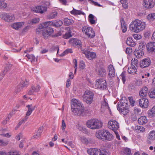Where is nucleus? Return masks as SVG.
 I'll return each instance as SVG.
<instances>
[{"label": "nucleus", "mask_w": 155, "mask_h": 155, "mask_svg": "<svg viewBox=\"0 0 155 155\" xmlns=\"http://www.w3.org/2000/svg\"><path fill=\"white\" fill-rule=\"evenodd\" d=\"M145 22L139 20L132 21L130 25V29L135 33H138L145 29L146 27Z\"/></svg>", "instance_id": "f257e3e1"}, {"label": "nucleus", "mask_w": 155, "mask_h": 155, "mask_svg": "<svg viewBox=\"0 0 155 155\" xmlns=\"http://www.w3.org/2000/svg\"><path fill=\"white\" fill-rule=\"evenodd\" d=\"M71 108L74 115H80L84 111V107L81 102L78 100L73 99L71 101Z\"/></svg>", "instance_id": "f03ea898"}, {"label": "nucleus", "mask_w": 155, "mask_h": 155, "mask_svg": "<svg viewBox=\"0 0 155 155\" xmlns=\"http://www.w3.org/2000/svg\"><path fill=\"white\" fill-rule=\"evenodd\" d=\"M96 136L99 139L103 140H111L113 139L112 134L108 130L104 129L100 130L96 132Z\"/></svg>", "instance_id": "7ed1b4c3"}, {"label": "nucleus", "mask_w": 155, "mask_h": 155, "mask_svg": "<svg viewBox=\"0 0 155 155\" xmlns=\"http://www.w3.org/2000/svg\"><path fill=\"white\" fill-rule=\"evenodd\" d=\"M103 122L101 121L95 119L88 120L86 122L87 127L91 129H96L102 127Z\"/></svg>", "instance_id": "20e7f679"}, {"label": "nucleus", "mask_w": 155, "mask_h": 155, "mask_svg": "<svg viewBox=\"0 0 155 155\" xmlns=\"http://www.w3.org/2000/svg\"><path fill=\"white\" fill-rule=\"evenodd\" d=\"M94 96V93L91 91L87 90L84 93L82 97L85 102L90 104L93 102Z\"/></svg>", "instance_id": "39448f33"}, {"label": "nucleus", "mask_w": 155, "mask_h": 155, "mask_svg": "<svg viewBox=\"0 0 155 155\" xmlns=\"http://www.w3.org/2000/svg\"><path fill=\"white\" fill-rule=\"evenodd\" d=\"M117 110L120 111H121L122 114L124 115L127 114L129 112L127 103L121 101L119 102L117 105Z\"/></svg>", "instance_id": "423d86ee"}, {"label": "nucleus", "mask_w": 155, "mask_h": 155, "mask_svg": "<svg viewBox=\"0 0 155 155\" xmlns=\"http://www.w3.org/2000/svg\"><path fill=\"white\" fill-rule=\"evenodd\" d=\"M82 31L85 34L90 38L95 36V33L93 29L91 27L85 26L82 28Z\"/></svg>", "instance_id": "0eeeda50"}, {"label": "nucleus", "mask_w": 155, "mask_h": 155, "mask_svg": "<svg viewBox=\"0 0 155 155\" xmlns=\"http://www.w3.org/2000/svg\"><path fill=\"white\" fill-rule=\"evenodd\" d=\"M107 126L109 129L115 131H117L118 129L119 124L116 120H111L108 121Z\"/></svg>", "instance_id": "6e6552de"}, {"label": "nucleus", "mask_w": 155, "mask_h": 155, "mask_svg": "<svg viewBox=\"0 0 155 155\" xmlns=\"http://www.w3.org/2000/svg\"><path fill=\"white\" fill-rule=\"evenodd\" d=\"M54 32L53 28L48 25L43 31L42 35L45 38H47L50 37Z\"/></svg>", "instance_id": "1a4fd4ad"}, {"label": "nucleus", "mask_w": 155, "mask_h": 155, "mask_svg": "<svg viewBox=\"0 0 155 155\" xmlns=\"http://www.w3.org/2000/svg\"><path fill=\"white\" fill-rule=\"evenodd\" d=\"M47 9V7L46 6L40 5L32 8H31V10L34 12L42 14L46 12Z\"/></svg>", "instance_id": "9d476101"}, {"label": "nucleus", "mask_w": 155, "mask_h": 155, "mask_svg": "<svg viewBox=\"0 0 155 155\" xmlns=\"http://www.w3.org/2000/svg\"><path fill=\"white\" fill-rule=\"evenodd\" d=\"M95 85L97 87L102 89H105L107 87L106 81L103 79H97L96 81Z\"/></svg>", "instance_id": "9b49d317"}, {"label": "nucleus", "mask_w": 155, "mask_h": 155, "mask_svg": "<svg viewBox=\"0 0 155 155\" xmlns=\"http://www.w3.org/2000/svg\"><path fill=\"white\" fill-rule=\"evenodd\" d=\"M154 5V2L153 0H143V7L147 9L152 8Z\"/></svg>", "instance_id": "f8f14e48"}, {"label": "nucleus", "mask_w": 155, "mask_h": 155, "mask_svg": "<svg viewBox=\"0 0 155 155\" xmlns=\"http://www.w3.org/2000/svg\"><path fill=\"white\" fill-rule=\"evenodd\" d=\"M1 17L7 22H10L13 21L15 19L13 15L8 14L4 13L0 15Z\"/></svg>", "instance_id": "ddd939ff"}, {"label": "nucleus", "mask_w": 155, "mask_h": 155, "mask_svg": "<svg viewBox=\"0 0 155 155\" xmlns=\"http://www.w3.org/2000/svg\"><path fill=\"white\" fill-rule=\"evenodd\" d=\"M149 101L147 99L145 98H142L139 100L140 106L143 108H147L148 106Z\"/></svg>", "instance_id": "4468645a"}, {"label": "nucleus", "mask_w": 155, "mask_h": 155, "mask_svg": "<svg viewBox=\"0 0 155 155\" xmlns=\"http://www.w3.org/2000/svg\"><path fill=\"white\" fill-rule=\"evenodd\" d=\"M150 60L149 58L143 59L140 62V66L142 68L148 67L150 64Z\"/></svg>", "instance_id": "2eb2a0df"}, {"label": "nucleus", "mask_w": 155, "mask_h": 155, "mask_svg": "<svg viewBox=\"0 0 155 155\" xmlns=\"http://www.w3.org/2000/svg\"><path fill=\"white\" fill-rule=\"evenodd\" d=\"M108 68L109 77L110 78L112 79L115 76L114 69L113 66L111 64L109 65Z\"/></svg>", "instance_id": "dca6fc26"}, {"label": "nucleus", "mask_w": 155, "mask_h": 155, "mask_svg": "<svg viewBox=\"0 0 155 155\" xmlns=\"http://www.w3.org/2000/svg\"><path fill=\"white\" fill-rule=\"evenodd\" d=\"M89 154L90 155H100L101 150L96 148H91L87 150Z\"/></svg>", "instance_id": "f3484780"}, {"label": "nucleus", "mask_w": 155, "mask_h": 155, "mask_svg": "<svg viewBox=\"0 0 155 155\" xmlns=\"http://www.w3.org/2000/svg\"><path fill=\"white\" fill-rule=\"evenodd\" d=\"M147 49L149 52H155V42H151L148 43L146 46Z\"/></svg>", "instance_id": "a211bd4d"}, {"label": "nucleus", "mask_w": 155, "mask_h": 155, "mask_svg": "<svg viewBox=\"0 0 155 155\" xmlns=\"http://www.w3.org/2000/svg\"><path fill=\"white\" fill-rule=\"evenodd\" d=\"M148 94V88L145 87L142 88L139 92V96L142 98H145L147 97Z\"/></svg>", "instance_id": "6ab92c4d"}, {"label": "nucleus", "mask_w": 155, "mask_h": 155, "mask_svg": "<svg viewBox=\"0 0 155 155\" xmlns=\"http://www.w3.org/2000/svg\"><path fill=\"white\" fill-rule=\"evenodd\" d=\"M28 84V82L27 81H22L20 84V85L18 86L16 89L15 92L17 93L21 91L22 88L26 86Z\"/></svg>", "instance_id": "aec40b11"}, {"label": "nucleus", "mask_w": 155, "mask_h": 155, "mask_svg": "<svg viewBox=\"0 0 155 155\" xmlns=\"http://www.w3.org/2000/svg\"><path fill=\"white\" fill-rule=\"evenodd\" d=\"M147 140L148 143H150L151 141L155 140V131L153 130L150 131L147 136Z\"/></svg>", "instance_id": "412c9836"}, {"label": "nucleus", "mask_w": 155, "mask_h": 155, "mask_svg": "<svg viewBox=\"0 0 155 155\" xmlns=\"http://www.w3.org/2000/svg\"><path fill=\"white\" fill-rule=\"evenodd\" d=\"M69 42L70 44L74 46L81 47V41L76 39H71L69 41Z\"/></svg>", "instance_id": "4be33fe9"}, {"label": "nucleus", "mask_w": 155, "mask_h": 155, "mask_svg": "<svg viewBox=\"0 0 155 155\" xmlns=\"http://www.w3.org/2000/svg\"><path fill=\"white\" fill-rule=\"evenodd\" d=\"M98 74L100 76L103 77L106 74V71L105 69L102 67L98 68L96 69Z\"/></svg>", "instance_id": "5701e85b"}, {"label": "nucleus", "mask_w": 155, "mask_h": 155, "mask_svg": "<svg viewBox=\"0 0 155 155\" xmlns=\"http://www.w3.org/2000/svg\"><path fill=\"white\" fill-rule=\"evenodd\" d=\"M110 110L107 103L104 100V101L102 102L101 108V111L103 112L105 110L110 111Z\"/></svg>", "instance_id": "b1692460"}, {"label": "nucleus", "mask_w": 155, "mask_h": 155, "mask_svg": "<svg viewBox=\"0 0 155 155\" xmlns=\"http://www.w3.org/2000/svg\"><path fill=\"white\" fill-rule=\"evenodd\" d=\"M24 22H16L11 25V26L13 28L18 30L19 28H21V27L24 25Z\"/></svg>", "instance_id": "393cba45"}, {"label": "nucleus", "mask_w": 155, "mask_h": 155, "mask_svg": "<svg viewBox=\"0 0 155 155\" xmlns=\"http://www.w3.org/2000/svg\"><path fill=\"white\" fill-rule=\"evenodd\" d=\"M84 54L86 57L90 60L95 58L96 56V54L95 53L88 51H85Z\"/></svg>", "instance_id": "a878e982"}, {"label": "nucleus", "mask_w": 155, "mask_h": 155, "mask_svg": "<svg viewBox=\"0 0 155 155\" xmlns=\"http://www.w3.org/2000/svg\"><path fill=\"white\" fill-rule=\"evenodd\" d=\"M12 66V64H9L5 67V70L3 71L2 73L1 74L0 76V80L4 77V76L6 74V73L9 70L10 68Z\"/></svg>", "instance_id": "bb28decb"}, {"label": "nucleus", "mask_w": 155, "mask_h": 155, "mask_svg": "<svg viewBox=\"0 0 155 155\" xmlns=\"http://www.w3.org/2000/svg\"><path fill=\"white\" fill-rule=\"evenodd\" d=\"M28 108V110L26 113V115L29 116L31 114L32 112L35 109V106H33L32 104L28 105L26 106Z\"/></svg>", "instance_id": "cd10ccee"}, {"label": "nucleus", "mask_w": 155, "mask_h": 155, "mask_svg": "<svg viewBox=\"0 0 155 155\" xmlns=\"http://www.w3.org/2000/svg\"><path fill=\"white\" fill-rule=\"evenodd\" d=\"M138 121L140 125H142L146 124L147 122V120L146 117L143 116H141L139 118Z\"/></svg>", "instance_id": "c85d7f7f"}, {"label": "nucleus", "mask_w": 155, "mask_h": 155, "mask_svg": "<svg viewBox=\"0 0 155 155\" xmlns=\"http://www.w3.org/2000/svg\"><path fill=\"white\" fill-rule=\"evenodd\" d=\"M120 23L122 32L123 33H125L127 31V27L126 24L125 23L124 19L123 18H121Z\"/></svg>", "instance_id": "c756f323"}, {"label": "nucleus", "mask_w": 155, "mask_h": 155, "mask_svg": "<svg viewBox=\"0 0 155 155\" xmlns=\"http://www.w3.org/2000/svg\"><path fill=\"white\" fill-rule=\"evenodd\" d=\"M49 21L50 25H53L56 27H59L62 25L63 24V22L62 21L60 20H58L55 22L50 21Z\"/></svg>", "instance_id": "7c9ffc66"}, {"label": "nucleus", "mask_w": 155, "mask_h": 155, "mask_svg": "<svg viewBox=\"0 0 155 155\" xmlns=\"http://www.w3.org/2000/svg\"><path fill=\"white\" fill-rule=\"evenodd\" d=\"M135 56L137 58H141L144 54L143 51L141 50H138L134 52Z\"/></svg>", "instance_id": "2f4dec72"}, {"label": "nucleus", "mask_w": 155, "mask_h": 155, "mask_svg": "<svg viewBox=\"0 0 155 155\" xmlns=\"http://www.w3.org/2000/svg\"><path fill=\"white\" fill-rule=\"evenodd\" d=\"M43 130V127H40L39 128L38 130L37 131V133L35 134L33 137L34 138L37 139L40 137L41 135V133Z\"/></svg>", "instance_id": "473e14b6"}, {"label": "nucleus", "mask_w": 155, "mask_h": 155, "mask_svg": "<svg viewBox=\"0 0 155 155\" xmlns=\"http://www.w3.org/2000/svg\"><path fill=\"white\" fill-rule=\"evenodd\" d=\"M126 43L127 45L131 47H134L136 45V43L133 41L132 38L130 37L127 38Z\"/></svg>", "instance_id": "72a5a7b5"}, {"label": "nucleus", "mask_w": 155, "mask_h": 155, "mask_svg": "<svg viewBox=\"0 0 155 155\" xmlns=\"http://www.w3.org/2000/svg\"><path fill=\"white\" fill-rule=\"evenodd\" d=\"M127 71L129 73L134 74L136 73V69L135 66H131V67L128 68Z\"/></svg>", "instance_id": "f704fd0d"}, {"label": "nucleus", "mask_w": 155, "mask_h": 155, "mask_svg": "<svg viewBox=\"0 0 155 155\" xmlns=\"http://www.w3.org/2000/svg\"><path fill=\"white\" fill-rule=\"evenodd\" d=\"M50 25L49 21L44 22L42 24H39L38 26V28L40 29L43 28H45L48 25Z\"/></svg>", "instance_id": "c9c22d12"}, {"label": "nucleus", "mask_w": 155, "mask_h": 155, "mask_svg": "<svg viewBox=\"0 0 155 155\" xmlns=\"http://www.w3.org/2000/svg\"><path fill=\"white\" fill-rule=\"evenodd\" d=\"M89 21L92 24H94L96 23V21L94 19L95 16L92 14H90L88 16Z\"/></svg>", "instance_id": "e433bc0d"}, {"label": "nucleus", "mask_w": 155, "mask_h": 155, "mask_svg": "<svg viewBox=\"0 0 155 155\" xmlns=\"http://www.w3.org/2000/svg\"><path fill=\"white\" fill-rule=\"evenodd\" d=\"M25 56L27 57L29 60H30V61L31 62L35 61V57L34 55L32 54H27Z\"/></svg>", "instance_id": "4c0bfd02"}, {"label": "nucleus", "mask_w": 155, "mask_h": 155, "mask_svg": "<svg viewBox=\"0 0 155 155\" xmlns=\"http://www.w3.org/2000/svg\"><path fill=\"white\" fill-rule=\"evenodd\" d=\"M71 14H74V15H80L82 14L84 15V13L82 12H81L80 10H77L75 9L74 8L73 9V10L71 12Z\"/></svg>", "instance_id": "58836bf2"}, {"label": "nucleus", "mask_w": 155, "mask_h": 155, "mask_svg": "<svg viewBox=\"0 0 155 155\" xmlns=\"http://www.w3.org/2000/svg\"><path fill=\"white\" fill-rule=\"evenodd\" d=\"M120 2L122 4L123 7L124 8H127L128 7L127 0H120Z\"/></svg>", "instance_id": "ea45409f"}, {"label": "nucleus", "mask_w": 155, "mask_h": 155, "mask_svg": "<svg viewBox=\"0 0 155 155\" xmlns=\"http://www.w3.org/2000/svg\"><path fill=\"white\" fill-rule=\"evenodd\" d=\"M40 20L39 18H35L29 21L28 23L30 24H33L38 23L40 21Z\"/></svg>", "instance_id": "a19ab883"}, {"label": "nucleus", "mask_w": 155, "mask_h": 155, "mask_svg": "<svg viewBox=\"0 0 155 155\" xmlns=\"http://www.w3.org/2000/svg\"><path fill=\"white\" fill-rule=\"evenodd\" d=\"M64 23L65 25H70L73 22V21L69 19L68 18H65L64 19Z\"/></svg>", "instance_id": "79ce46f5"}, {"label": "nucleus", "mask_w": 155, "mask_h": 155, "mask_svg": "<svg viewBox=\"0 0 155 155\" xmlns=\"http://www.w3.org/2000/svg\"><path fill=\"white\" fill-rule=\"evenodd\" d=\"M148 114L151 117L155 116V105L152 108L151 110L149 111Z\"/></svg>", "instance_id": "37998d69"}, {"label": "nucleus", "mask_w": 155, "mask_h": 155, "mask_svg": "<svg viewBox=\"0 0 155 155\" xmlns=\"http://www.w3.org/2000/svg\"><path fill=\"white\" fill-rule=\"evenodd\" d=\"M147 18L150 21L155 19V13H152L149 14L147 16Z\"/></svg>", "instance_id": "c03bdc74"}, {"label": "nucleus", "mask_w": 155, "mask_h": 155, "mask_svg": "<svg viewBox=\"0 0 155 155\" xmlns=\"http://www.w3.org/2000/svg\"><path fill=\"white\" fill-rule=\"evenodd\" d=\"M5 1H0V8L2 9H4L6 8L7 5V4L4 2Z\"/></svg>", "instance_id": "a18cd8bd"}, {"label": "nucleus", "mask_w": 155, "mask_h": 155, "mask_svg": "<svg viewBox=\"0 0 155 155\" xmlns=\"http://www.w3.org/2000/svg\"><path fill=\"white\" fill-rule=\"evenodd\" d=\"M57 12H53L49 14L48 17L50 19H53L57 16Z\"/></svg>", "instance_id": "49530a36"}, {"label": "nucleus", "mask_w": 155, "mask_h": 155, "mask_svg": "<svg viewBox=\"0 0 155 155\" xmlns=\"http://www.w3.org/2000/svg\"><path fill=\"white\" fill-rule=\"evenodd\" d=\"M131 64L132 66H137L138 64L137 60L134 58H133L131 61Z\"/></svg>", "instance_id": "de8ad7c7"}, {"label": "nucleus", "mask_w": 155, "mask_h": 155, "mask_svg": "<svg viewBox=\"0 0 155 155\" xmlns=\"http://www.w3.org/2000/svg\"><path fill=\"white\" fill-rule=\"evenodd\" d=\"M90 2V3L95 6L102 7L103 6L98 3L97 2H94L93 0H88Z\"/></svg>", "instance_id": "09e8293b"}, {"label": "nucleus", "mask_w": 155, "mask_h": 155, "mask_svg": "<svg viewBox=\"0 0 155 155\" xmlns=\"http://www.w3.org/2000/svg\"><path fill=\"white\" fill-rule=\"evenodd\" d=\"M81 141L85 144H87L89 141L88 140L84 137H80Z\"/></svg>", "instance_id": "8fccbe9b"}, {"label": "nucleus", "mask_w": 155, "mask_h": 155, "mask_svg": "<svg viewBox=\"0 0 155 155\" xmlns=\"http://www.w3.org/2000/svg\"><path fill=\"white\" fill-rule=\"evenodd\" d=\"M146 43L143 41L140 42L139 43V48L142 50L145 48Z\"/></svg>", "instance_id": "3c124183"}, {"label": "nucleus", "mask_w": 155, "mask_h": 155, "mask_svg": "<svg viewBox=\"0 0 155 155\" xmlns=\"http://www.w3.org/2000/svg\"><path fill=\"white\" fill-rule=\"evenodd\" d=\"M72 51L71 49H68L65 51L61 54L60 56H62L69 53H72Z\"/></svg>", "instance_id": "603ef678"}, {"label": "nucleus", "mask_w": 155, "mask_h": 155, "mask_svg": "<svg viewBox=\"0 0 155 155\" xmlns=\"http://www.w3.org/2000/svg\"><path fill=\"white\" fill-rule=\"evenodd\" d=\"M125 155H132L131 150L129 148H126L124 151Z\"/></svg>", "instance_id": "864d4df0"}, {"label": "nucleus", "mask_w": 155, "mask_h": 155, "mask_svg": "<svg viewBox=\"0 0 155 155\" xmlns=\"http://www.w3.org/2000/svg\"><path fill=\"white\" fill-rule=\"evenodd\" d=\"M8 155H20L18 152L16 150L10 151L8 152Z\"/></svg>", "instance_id": "5fc2aeb1"}, {"label": "nucleus", "mask_w": 155, "mask_h": 155, "mask_svg": "<svg viewBox=\"0 0 155 155\" xmlns=\"http://www.w3.org/2000/svg\"><path fill=\"white\" fill-rule=\"evenodd\" d=\"M8 143V141H4L3 140L0 139V145L2 146H6L7 145Z\"/></svg>", "instance_id": "6e6d98bb"}, {"label": "nucleus", "mask_w": 155, "mask_h": 155, "mask_svg": "<svg viewBox=\"0 0 155 155\" xmlns=\"http://www.w3.org/2000/svg\"><path fill=\"white\" fill-rule=\"evenodd\" d=\"M120 76L121 77L120 78H121L123 83H124L126 81L125 72H122V73H121V74Z\"/></svg>", "instance_id": "4d7b16f0"}, {"label": "nucleus", "mask_w": 155, "mask_h": 155, "mask_svg": "<svg viewBox=\"0 0 155 155\" xmlns=\"http://www.w3.org/2000/svg\"><path fill=\"white\" fill-rule=\"evenodd\" d=\"M149 96L150 98H155V88L150 92Z\"/></svg>", "instance_id": "13d9d810"}, {"label": "nucleus", "mask_w": 155, "mask_h": 155, "mask_svg": "<svg viewBox=\"0 0 155 155\" xmlns=\"http://www.w3.org/2000/svg\"><path fill=\"white\" fill-rule=\"evenodd\" d=\"M33 88H34V86H32L31 88L28 91V94L29 95L33 94L34 92H35Z\"/></svg>", "instance_id": "bf43d9fd"}, {"label": "nucleus", "mask_w": 155, "mask_h": 155, "mask_svg": "<svg viewBox=\"0 0 155 155\" xmlns=\"http://www.w3.org/2000/svg\"><path fill=\"white\" fill-rule=\"evenodd\" d=\"M128 98L130 102V104L132 107L134 106V103H135V101L133 100V97H129Z\"/></svg>", "instance_id": "052dcab7"}, {"label": "nucleus", "mask_w": 155, "mask_h": 155, "mask_svg": "<svg viewBox=\"0 0 155 155\" xmlns=\"http://www.w3.org/2000/svg\"><path fill=\"white\" fill-rule=\"evenodd\" d=\"M71 32L69 31L68 33H66L63 36V38L66 39H67L72 36L71 34Z\"/></svg>", "instance_id": "680f3d73"}, {"label": "nucleus", "mask_w": 155, "mask_h": 155, "mask_svg": "<svg viewBox=\"0 0 155 155\" xmlns=\"http://www.w3.org/2000/svg\"><path fill=\"white\" fill-rule=\"evenodd\" d=\"M79 67L81 69H83L85 67V65L84 62L83 61L80 62L79 65Z\"/></svg>", "instance_id": "e2e57ef3"}, {"label": "nucleus", "mask_w": 155, "mask_h": 155, "mask_svg": "<svg viewBox=\"0 0 155 155\" xmlns=\"http://www.w3.org/2000/svg\"><path fill=\"white\" fill-rule=\"evenodd\" d=\"M133 37L136 40H138L141 38V36L140 35H139L137 34H134L133 35Z\"/></svg>", "instance_id": "0e129e2a"}, {"label": "nucleus", "mask_w": 155, "mask_h": 155, "mask_svg": "<svg viewBox=\"0 0 155 155\" xmlns=\"http://www.w3.org/2000/svg\"><path fill=\"white\" fill-rule=\"evenodd\" d=\"M134 112L135 114H138L140 112V110L137 108L135 107L134 109Z\"/></svg>", "instance_id": "69168bd1"}, {"label": "nucleus", "mask_w": 155, "mask_h": 155, "mask_svg": "<svg viewBox=\"0 0 155 155\" xmlns=\"http://www.w3.org/2000/svg\"><path fill=\"white\" fill-rule=\"evenodd\" d=\"M41 88V87L40 85H38L36 86H34V88H33L35 92H37Z\"/></svg>", "instance_id": "338daca9"}, {"label": "nucleus", "mask_w": 155, "mask_h": 155, "mask_svg": "<svg viewBox=\"0 0 155 155\" xmlns=\"http://www.w3.org/2000/svg\"><path fill=\"white\" fill-rule=\"evenodd\" d=\"M132 51V49L130 48H127L126 50V52L127 54H130Z\"/></svg>", "instance_id": "774afa93"}]
</instances>
